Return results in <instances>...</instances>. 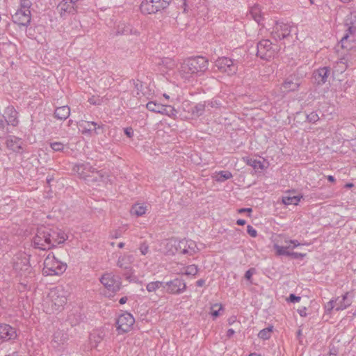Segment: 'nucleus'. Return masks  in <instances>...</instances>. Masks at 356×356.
Returning <instances> with one entry per match:
<instances>
[{
    "label": "nucleus",
    "instance_id": "f257e3e1",
    "mask_svg": "<svg viewBox=\"0 0 356 356\" xmlns=\"http://www.w3.org/2000/svg\"><path fill=\"white\" fill-rule=\"evenodd\" d=\"M68 238L67 235L61 230L54 231L40 226L37 227L32 239V246L41 250H49L64 243Z\"/></svg>",
    "mask_w": 356,
    "mask_h": 356
},
{
    "label": "nucleus",
    "instance_id": "f03ea898",
    "mask_svg": "<svg viewBox=\"0 0 356 356\" xmlns=\"http://www.w3.org/2000/svg\"><path fill=\"white\" fill-rule=\"evenodd\" d=\"M68 292L63 286L51 289L44 300L43 307L47 313H54L63 309L67 302Z\"/></svg>",
    "mask_w": 356,
    "mask_h": 356
},
{
    "label": "nucleus",
    "instance_id": "7ed1b4c3",
    "mask_svg": "<svg viewBox=\"0 0 356 356\" xmlns=\"http://www.w3.org/2000/svg\"><path fill=\"white\" fill-rule=\"evenodd\" d=\"M209 60L203 56L189 58L183 61L179 69L180 74L186 78L192 74H202L208 69Z\"/></svg>",
    "mask_w": 356,
    "mask_h": 356
},
{
    "label": "nucleus",
    "instance_id": "20e7f679",
    "mask_svg": "<svg viewBox=\"0 0 356 356\" xmlns=\"http://www.w3.org/2000/svg\"><path fill=\"white\" fill-rule=\"evenodd\" d=\"M197 245L192 240L170 239L166 244V251L169 254H183L192 255L197 252Z\"/></svg>",
    "mask_w": 356,
    "mask_h": 356
},
{
    "label": "nucleus",
    "instance_id": "39448f33",
    "mask_svg": "<svg viewBox=\"0 0 356 356\" xmlns=\"http://www.w3.org/2000/svg\"><path fill=\"white\" fill-rule=\"evenodd\" d=\"M29 260V256L24 252L16 255L14 259L13 269L16 275L22 280L31 278L34 276Z\"/></svg>",
    "mask_w": 356,
    "mask_h": 356
},
{
    "label": "nucleus",
    "instance_id": "423d86ee",
    "mask_svg": "<svg viewBox=\"0 0 356 356\" xmlns=\"http://www.w3.org/2000/svg\"><path fill=\"white\" fill-rule=\"evenodd\" d=\"M67 268L65 263L58 260L52 253H49L44 261L43 274L48 275H59Z\"/></svg>",
    "mask_w": 356,
    "mask_h": 356
},
{
    "label": "nucleus",
    "instance_id": "0eeeda50",
    "mask_svg": "<svg viewBox=\"0 0 356 356\" xmlns=\"http://www.w3.org/2000/svg\"><path fill=\"white\" fill-rule=\"evenodd\" d=\"M170 0H143L140 4V10L144 14H154L166 8Z\"/></svg>",
    "mask_w": 356,
    "mask_h": 356
},
{
    "label": "nucleus",
    "instance_id": "6e6552de",
    "mask_svg": "<svg viewBox=\"0 0 356 356\" xmlns=\"http://www.w3.org/2000/svg\"><path fill=\"white\" fill-rule=\"evenodd\" d=\"M215 66L222 72L229 76L235 74L238 71L237 61L227 57H221L215 62Z\"/></svg>",
    "mask_w": 356,
    "mask_h": 356
},
{
    "label": "nucleus",
    "instance_id": "1a4fd4ad",
    "mask_svg": "<svg viewBox=\"0 0 356 356\" xmlns=\"http://www.w3.org/2000/svg\"><path fill=\"white\" fill-rule=\"evenodd\" d=\"M257 48V55L261 59L270 60L275 54V49L269 40H261L258 42Z\"/></svg>",
    "mask_w": 356,
    "mask_h": 356
},
{
    "label": "nucleus",
    "instance_id": "9d476101",
    "mask_svg": "<svg viewBox=\"0 0 356 356\" xmlns=\"http://www.w3.org/2000/svg\"><path fill=\"white\" fill-rule=\"evenodd\" d=\"M146 108L152 112L165 115L171 118L177 116V111L170 105L159 104L156 102H149L146 104Z\"/></svg>",
    "mask_w": 356,
    "mask_h": 356
},
{
    "label": "nucleus",
    "instance_id": "9b49d317",
    "mask_svg": "<svg viewBox=\"0 0 356 356\" xmlns=\"http://www.w3.org/2000/svg\"><path fill=\"white\" fill-rule=\"evenodd\" d=\"M134 322L135 320L133 316L129 313H124L119 316L116 321V328L118 334L130 331Z\"/></svg>",
    "mask_w": 356,
    "mask_h": 356
},
{
    "label": "nucleus",
    "instance_id": "f8f14e48",
    "mask_svg": "<svg viewBox=\"0 0 356 356\" xmlns=\"http://www.w3.org/2000/svg\"><path fill=\"white\" fill-rule=\"evenodd\" d=\"M296 27L287 23L277 22L273 28L272 35L275 40H282L290 36L291 33Z\"/></svg>",
    "mask_w": 356,
    "mask_h": 356
},
{
    "label": "nucleus",
    "instance_id": "ddd939ff",
    "mask_svg": "<svg viewBox=\"0 0 356 356\" xmlns=\"http://www.w3.org/2000/svg\"><path fill=\"white\" fill-rule=\"evenodd\" d=\"M165 291L171 294H179L183 293L186 288L185 282L183 280L176 278L170 282H164Z\"/></svg>",
    "mask_w": 356,
    "mask_h": 356
},
{
    "label": "nucleus",
    "instance_id": "4468645a",
    "mask_svg": "<svg viewBox=\"0 0 356 356\" xmlns=\"http://www.w3.org/2000/svg\"><path fill=\"white\" fill-rule=\"evenodd\" d=\"M13 22L19 26H28L31 22V15L30 10L18 9L12 16Z\"/></svg>",
    "mask_w": 356,
    "mask_h": 356
},
{
    "label": "nucleus",
    "instance_id": "2eb2a0df",
    "mask_svg": "<svg viewBox=\"0 0 356 356\" xmlns=\"http://www.w3.org/2000/svg\"><path fill=\"white\" fill-rule=\"evenodd\" d=\"M74 170L78 173L81 178L85 181L92 175V173L97 174L100 177H102L103 174L101 171H97L94 167L90 163H82L76 165Z\"/></svg>",
    "mask_w": 356,
    "mask_h": 356
},
{
    "label": "nucleus",
    "instance_id": "dca6fc26",
    "mask_svg": "<svg viewBox=\"0 0 356 356\" xmlns=\"http://www.w3.org/2000/svg\"><path fill=\"white\" fill-rule=\"evenodd\" d=\"M101 283L110 291L115 292L120 289V282L111 273L103 275L100 279Z\"/></svg>",
    "mask_w": 356,
    "mask_h": 356
},
{
    "label": "nucleus",
    "instance_id": "f3484780",
    "mask_svg": "<svg viewBox=\"0 0 356 356\" xmlns=\"http://www.w3.org/2000/svg\"><path fill=\"white\" fill-rule=\"evenodd\" d=\"M346 25L348 26L347 33L344 34L341 40V46L344 47V43L350 37V35L356 34V12L351 13L346 20Z\"/></svg>",
    "mask_w": 356,
    "mask_h": 356
},
{
    "label": "nucleus",
    "instance_id": "a211bd4d",
    "mask_svg": "<svg viewBox=\"0 0 356 356\" xmlns=\"http://www.w3.org/2000/svg\"><path fill=\"white\" fill-rule=\"evenodd\" d=\"M79 0H63L58 4L57 9L61 17L66 14H74L76 13V3Z\"/></svg>",
    "mask_w": 356,
    "mask_h": 356
},
{
    "label": "nucleus",
    "instance_id": "6ab92c4d",
    "mask_svg": "<svg viewBox=\"0 0 356 356\" xmlns=\"http://www.w3.org/2000/svg\"><path fill=\"white\" fill-rule=\"evenodd\" d=\"M353 295L350 292H346L341 298L337 297L335 298L334 303L336 310H344L348 307L353 302Z\"/></svg>",
    "mask_w": 356,
    "mask_h": 356
},
{
    "label": "nucleus",
    "instance_id": "aec40b11",
    "mask_svg": "<svg viewBox=\"0 0 356 356\" xmlns=\"http://www.w3.org/2000/svg\"><path fill=\"white\" fill-rule=\"evenodd\" d=\"M6 115L4 118V122L8 125L15 127L18 124L19 120L17 119V112L13 106H8L4 111Z\"/></svg>",
    "mask_w": 356,
    "mask_h": 356
},
{
    "label": "nucleus",
    "instance_id": "412c9836",
    "mask_svg": "<svg viewBox=\"0 0 356 356\" xmlns=\"http://www.w3.org/2000/svg\"><path fill=\"white\" fill-rule=\"evenodd\" d=\"M16 331L8 324L0 325V339L4 341L13 339L16 337Z\"/></svg>",
    "mask_w": 356,
    "mask_h": 356
},
{
    "label": "nucleus",
    "instance_id": "4be33fe9",
    "mask_svg": "<svg viewBox=\"0 0 356 356\" xmlns=\"http://www.w3.org/2000/svg\"><path fill=\"white\" fill-rule=\"evenodd\" d=\"M330 70L327 67L319 68L314 72L315 81L318 85L325 83L330 75Z\"/></svg>",
    "mask_w": 356,
    "mask_h": 356
},
{
    "label": "nucleus",
    "instance_id": "5701e85b",
    "mask_svg": "<svg viewBox=\"0 0 356 356\" xmlns=\"http://www.w3.org/2000/svg\"><path fill=\"white\" fill-rule=\"evenodd\" d=\"M117 34L118 35H135L139 34L138 31L134 29L131 24L124 22L120 23L117 26Z\"/></svg>",
    "mask_w": 356,
    "mask_h": 356
},
{
    "label": "nucleus",
    "instance_id": "b1692460",
    "mask_svg": "<svg viewBox=\"0 0 356 356\" xmlns=\"http://www.w3.org/2000/svg\"><path fill=\"white\" fill-rule=\"evenodd\" d=\"M294 80L295 78L293 76L287 78L281 86L282 92H289L297 90L300 86V83L298 81H294Z\"/></svg>",
    "mask_w": 356,
    "mask_h": 356
},
{
    "label": "nucleus",
    "instance_id": "393cba45",
    "mask_svg": "<svg viewBox=\"0 0 356 356\" xmlns=\"http://www.w3.org/2000/svg\"><path fill=\"white\" fill-rule=\"evenodd\" d=\"M70 114V108L67 106H63L56 108L54 116L58 120H65Z\"/></svg>",
    "mask_w": 356,
    "mask_h": 356
},
{
    "label": "nucleus",
    "instance_id": "a878e982",
    "mask_svg": "<svg viewBox=\"0 0 356 356\" xmlns=\"http://www.w3.org/2000/svg\"><path fill=\"white\" fill-rule=\"evenodd\" d=\"M6 145L8 148L14 152H18L22 149V142L20 139L14 136H10L7 139Z\"/></svg>",
    "mask_w": 356,
    "mask_h": 356
},
{
    "label": "nucleus",
    "instance_id": "bb28decb",
    "mask_svg": "<svg viewBox=\"0 0 356 356\" xmlns=\"http://www.w3.org/2000/svg\"><path fill=\"white\" fill-rule=\"evenodd\" d=\"M132 261L133 257L131 255H122L118 258L117 265L121 268L129 269Z\"/></svg>",
    "mask_w": 356,
    "mask_h": 356
},
{
    "label": "nucleus",
    "instance_id": "cd10ccee",
    "mask_svg": "<svg viewBox=\"0 0 356 356\" xmlns=\"http://www.w3.org/2000/svg\"><path fill=\"white\" fill-rule=\"evenodd\" d=\"M81 127H83V133H88L89 134H91L92 132L97 134V129L102 128V126L97 125V124L95 122H86L85 124H81Z\"/></svg>",
    "mask_w": 356,
    "mask_h": 356
},
{
    "label": "nucleus",
    "instance_id": "c85d7f7f",
    "mask_svg": "<svg viewBox=\"0 0 356 356\" xmlns=\"http://www.w3.org/2000/svg\"><path fill=\"white\" fill-rule=\"evenodd\" d=\"M250 15L258 24H260L261 20L263 19L261 10L259 5H256L251 8V10L250 11Z\"/></svg>",
    "mask_w": 356,
    "mask_h": 356
},
{
    "label": "nucleus",
    "instance_id": "c756f323",
    "mask_svg": "<svg viewBox=\"0 0 356 356\" xmlns=\"http://www.w3.org/2000/svg\"><path fill=\"white\" fill-rule=\"evenodd\" d=\"M101 172L103 174L102 177H99L97 174L92 173V175L87 179L86 181L90 182H98V181H102V182H107L108 181V173L105 171L100 170Z\"/></svg>",
    "mask_w": 356,
    "mask_h": 356
},
{
    "label": "nucleus",
    "instance_id": "7c9ffc66",
    "mask_svg": "<svg viewBox=\"0 0 356 356\" xmlns=\"http://www.w3.org/2000/svg\"><path fill=\"white\" fill-rule=\"evenodd\" d=\"M215 180L218 182H223L232 177V174L229 171L223 170L216 173L213 177Z\"/></svg>",
    "mask_w": 356,
    "mask_h": 356
},
{
    "label": "nucleus",
    "instance_id": "2f4dec72",
    "mask_svg": "<svg viewBox=\"0 0 356 356\" xmlns=\"http://www.w3.org/2000/svg\"><path fill=\"white\" fill-rule=\"evenodd\" d=\"M160 288L165 289L164 282L160 281L151 282L146 285V290L149 293L155 292Z\"/></svg>",
    "mask_w": 356,
    "mask_h": 356
},
{
    "label": "nucleus",
    "instance_id": "473e14b6",
    "mask_svg": "<svg viewBox=\"0 0 356 356\" xmlns=\"http://www.w3.org/2000/svg\"><path fill=\"white\" fill-rule=\"evenodd\" d=\"M147 207L139 204L134 205L131 209V213L136 216H141L145 213Z\"/></svg>",
    "mask_w": 356,
    "mask_h": 356
},
{
    "label": "nucleus",
    "instance_id": "72a5a7b5",
    "mask_svg": "<svg viewBox=\"0 0 356 356\" xmlns=\"http://www.w3.org/2000/svg\"><path fill=\"white\" fill-rule=\"evenodd\" d=\"M205 110V104L202 103H199L196 104L191 111V114L194 117L201 116Z\"/></svg>",
    "mask_w": 356,
    "mask_h": 356
},
{
    "label": "nucleus",
    "instance_id": "f704fd0d",
    "mask_svg": "<svg viewBox=\"0 0 356 356\" xmlns=\"http://www.w3.org/2000/svg\"><path fill=\"white\" fill-rule=\"evenodd\" d=\"M300 200L298 196H284L282 198V202L286 205H297Z\"/></svg>",
    "mask_w": 356,
    "mask_h": 356
},
{
    "label": "nucleus",
    "instance_id": "c9c22d12",
    "mask_svg": "<svg viewBox=\"0 0 356 356\" xmlns=\"http://www.w3.org/2000/svg\"><path fill=\"white\" fill-rule=\"evenodd\" d=\"M273 247L277 255L289 256L290 254V251L289 250V246H280L277 244H275Z\"/></svg>",
    "mask_w": 356,
    "mask_h": 356
},
{
    "label": "nucleus",
    "instance_id": "e433bc0d",
    "mask_svg": "<svg viewBox=\"0 0 356 356\" xmlns=\"http://www.w3.org/2000/svg\"><path fill=\"white\" fill-rule=\"evenodd\" d=\"M102 337L99 332H94L90 335V341L92 347H96L97 343L101 341Z\"/></svg>",
    "mask_w": 356,
    "mask_h": 356
},
{
    "label": "nucleus",
    "instance_id": "4c0bfd02",
    "mask_svg": "<svg viewBox=\"0 0 356 356\" xmlns=\"http://www.w3.org/2000/svg\"><path fill=\"white\" fill-rule=\"evenodd\" d=\"M272 330V326L263 329L259 332L258 337L264 340L268 339L270 337Z\"/></svg>",
    "mask_w": 356,
    "mask_h": 356
},
{
    "label": "nucleus",
    "instance_id": "58836bf2",
    "mask_svg": "<svg viewBox=\"0 0 356 356\" xmlns=\"http://www.w3.org/2000/svg\"><path fill=\"white\" fill-rule=\"evenodd\" d=\"M198 269L195 265H190L185 268L184 273L186 275H195L197 273Z\"/></svg>",
    "mask_w": 356,
    "mask_h": 356
},
{
    "label": "nucleus",
    "instance_id": "ea45409f",
    "mask_svg": "<svg viewBox=\"0 0 356 356\" xmlns=\"http://www.w3.org/2000/svg\"><path fill=\"white\" fill-rule=\"evenodd\" d=\"M50 147L54 152H63L65 149V145L60 142H52Z\"/></svg>",
    "mask_w": 356,
    "mask_h": 356
},
{
    "label": "nucleus",
    "instance_id": "a19ab883",
    "mask_svg": "<svg viewBox=\"0 0 356 356\" xmlns=\"http://www.w3.org/2000/svg\"><path fill=\"white\" fill-rule=\"evenodd\" d=\"M211 314L214 317L216 318L219 316V311L222 309V306L221 305L215 304L211 307Z\"/></svg>",
    "mask_w": 356,
    "mask_h": 356
},
{
    "label": "nucleus",
    "instance_id": "79ce46f5",
    "mask_svg": "<svg viewBox=\"0 0 356 356\" xmlns=\"http://www.w3.org/2000/svg\"><path fill=\"white\" fill-rule=\"evenodd\" d=\"M163 64L166 66V67L169 70L174 69L177 66L176 62L170 58H165L163 61Z\"/></svg>",
    "mask_w": 356,
    "mask_h": 356
},
{
    "label": "nucleus",
    "instance_id": "37998d69",
    "mask_svg": "<svg viewBox=\"0 0 356 356\" xmlns=\"http://www.w3.org/2000/svg\"><path fill=\"white\" fill-rule=\"evenodd\" d=\"M20 8L19 9H23L24 10H30V8L32 3L30 0H20Z\"/></svg>",
    "mask_w": 356,
    "mask_h": 356
},
{
    "label": "nucleus",
    "instance_id": "c03bdc74",
    "mask_svg": "<svg viewBox=\"0 0 356 356\" xmlns=\"http://www.w3.org/2000/svg\"><path fill=\"white\" fill-rule=\"evenodd\" d=\"M134 92H136V95H139L143 89V83L139 80L134 81Z\"/></svg>",
    "mask_w": 356,
    "mask_h": 356
},
{
    "label": "nucleus",
    "instance_id": "a18cd8bd",
    "mask_svg": "<svg viewBox=\"0 0 356 356\" xmlns=\"http://www.w3.org/2000/svg\"><path fill=\"white\" fill-rule=\"evenodd\" d=\"M255 268H251L245 273V278L247 280H248L250 283H252V276L254 273H255Z\"/></svg>",
    "mask_w": 356,
    "mask_h": 356
},
{
    "label": "nucleus",
    "instance_id": "49530a36",
    "mask_svg": "<svg viewBox=\"0 0 356 356\" xmlns=\"http://www.w3.org/2000/svg\"><path fill=\"white\" fill-rule=\"evenodd\" d=\"M88 102L90 104L92 105H100L102 104V100L99 97L92 96V97L89 98Z\"/></svg>",
    "mask_w": 356,
    "mask_h": 356
},
{
    "label": "nucleus",
    "instance_id": "de8ad7c7",
    "mask_svg": "<svg viewBox=\"0 0 356 356\" xmlns=\"http://www.w3.org/2000/svg\"><path fill=\"white\" fill-rule=\"evenodd\" d=\"M247 232L252 237H256L257 236V230L251 225H248Z\"/></svg>",
    "mask_w": 356,
    "mask_h": 356
},
{
    "label": "nucleus",
    "instance_id": "09e8293b",
    "mask_svg": "<svg viewBox=\"0 0 356 356\" xmlns=\"http://www.w3.org/2000/svg\"><path fill=\"white\" fill-rule=\"evenodd\" d=\"M334 308L336 309L335 303L334 300H330L325 305V309L327 312H330Z\"/></svg>",
    "mask_w": 356,
    "mask_h": 356
},
{
    "label": "nucleus",
    "instance_id": "8fccbe9b",
    "mask_svg": "<svg viewBox=\"0 0 356 356\" xmlns=\"http://www.w3.org/2000/svg\"><path fill=\"white\" fill-rule=\"evenodd\" d=\"M139 250L143 255H145L149 251V247L144 243L140 245Z\"/></svg>",
    "mask_w": 356,
    "mask_h": 356
},
{
    "label": "nucleus",
    "instance_id": "3c124183",
    "mask_svg": "<svg viewBox=\"0 0 356 356\" xmlns=\"http://www.w3.org/2000/svg\"><path fill=\"white\" fill-rule=\"evenodd\" d=\"M301 298L300 296H296L294 294H291L289 297L287 298V300L291 302H298L300 300Z\"/></svg>",
    "mask_w": 356,
    "mask_h": 356
},
{
    "label": "nucleus",
    "instance_id": "603ef678",
    "mask_svg": "<svg viewBox=\"0 0 356 356\" xmlns=\"http://www.w3.org/2000/svg\"><path fill=\"white\" fill-rule=\"evenodd\" d=\"M305 255H306V254L294 252H290V254H289V256L293 257V259H299V258L305 257Z\"/></svg>",
    "mask_w": 356,
    "mask_h": 356
},
{
    "label": "nucleus",
    "instance_id": "864d4df0",
    "mask_svg": "<svg viewBox=\"0 0 356 356\" xmlns=\"http://www.w3.org/2000/svg\"><path fill=\"white\" fill-rule=\"evenodd\" d=\"M125 135L129 138H132L134 136V130L131 127H127L124 129Z\"/></svg>",
    "mask_w": 356,
    "mask_h": 356
},
{
    "label": "nucleus",
    "instance_id": "5fc2aeb1",
    "mask_svg": "<svg viewBox=\"0 0 356 356\" xmlns=\"http://www.w3.org/2000/svg\"><path fill=\"white\" fill-rule=\"evenodd\" d=\"M298 314L301 316H306L307 315V313H306V307H303L300 309H298Z\"/></svg>",
    "mask_w": 356,
    "mask_h": 356
},
{
    "label": "nucleus",
    "instance_id": "6e6d98bb",
    "mask_svg": "<svg viewBox=\"0 0 356 356\" xmlns=\"http://www.w3.org/2000/svg\"><path fill=\"white\" fill-rule=\"evenodd\" d=\"M328 356H337V349L334 347L331 348Z\"/></svg>",
    "mask_w": 356,
    "mask_h": 356
},
{
    "label": "nucleus",
    "instance_id": "4d7b16f0",
    "mask_svg": "<svg viewBox=\"0 0 356 356\" xmlns=\"http://www.w3.org/2000/svg\"><path fill=\"white\" fill-rule=\"evenodd\" d=\"M238 212H239V213H244V212L251 213V212H252V209H251V208H243V209H240L238 210Z\"/></svg>",
    "mask_w": 356,
    "mask_h": 356
},
{
    "label": "nucleus",
    "instance_id": "13d9d810",
    "mask_svg": "<svg viewBox=\"0 0 356 356\" xmlns=\"http://www.w3.org/2000/svg\"><path fill=\"white\" fill-rule=\"evenodd\" d=\"M235 332L233 329H229L227 332V337L230 338L234 334Z\"/></svg>",
    "mask_w": 356,
    "mask_h": 356
},
{
    "label": "nucleus",
    "instance_id": "bf43d9fd",
    "mask_svg": "<svg viewBox=\"0 0 356 356\" xmlns=\"http://www.w3.org/2000/svg\"><path fill=\"white\" fill-rule=\"evenodd\" d=\"M310 121H316L318 119V116L316 114L312 113L310 115L308 116Z\"/></svg>",
    "mask_w": 356,
    "mask_h": 356
},
{
    "label": "nucleus",
    "instance_id": "052dcab7",
    "mask_svg": "<svg viewBox=\"0 0 356 356\" xmlns=\"http://www.w3.org/2000/svg\"><path fill=\"white\" fill-rule=\"evenodd\" d=\"M204 283H205V281L204 280H202V279H200V280L197 281L196 285L197 286L200 287V286H202L204 284Z\"/></svg>",
    "mask_w": 356,
    "mask_h": 356
},
{
    "label": "nucleus",
    "instance_id": "680f3d73",
    "mask_svg": "<svg viewBox=\"0 0 356 356\" xmlns=\"http://www.w3.org/2000/svg\"><path fill=\"white\" fill-rule=\"evenodd\" d=\"M290 243L293 244V247L299 246L300 244L297 240H291Z\"/></svg>",
    "mask_w": 356,
    "mask_h": 356
},
{
    "label": "nucleus",
    "instance_id": "e2e57ef3",
    "mask_svg": "<svg viewBox=\"0 0 356 356\" xmlns=\"http://www.w3.org/2000/svg\"><path fill=\"white\" fill-rule=\"evenodd\" d=\"M246 223V221L243 219H238L236 221V224L238 225H244Z\"/></svg>",
    "mask_w": 356,
    "mask_h": 356
},
{
    "label": "nucleus",
    "instance_id": "0e129e2a",
    "mask_svg": "<svg viewBox=\"0 0 356 356\" xmlns=\"http://www.w3.org/2000/svg\"><path fill=\"white\" fill-rule=\"evenodd\" d=\"M127 301V297H122L120 300H119V303L121 304V305H123Z\"/></svg>",
    "mask_w": 356,
    "mask_h": 356
},
{
    "label": "nucleus",
    "instance_id": "69168bd1",
    "mask_svg": "<svg viewBox=\"0 0 356 356\" xmlns=\"http://www.w3.org/2000/svg\"><path fill=\"white\" fill-rule=\"evenodd\" d=\"M327 180L331 181V182H334L335 181V179L333 176L332 175H328L327 176Z\"/></svg>",
    "mask_w": 356,
    "mask_h": 356
},
{
    "label": "nucleus",
    "instance_id": "338daca9",
    "mask_svg": "<svg viewBox=\"0 0 356 356\" xmlns=\"http://www.w3.org/2000/svg\"><path fill=\"white\" fill-rule=\"evenodd\" d=\"M120 236H121L120 233H119L118 231H115V234L113 235V237L117 238L120 237Z\"/></svg>",
    "mask_w": 356,
    "mask_h": 356
},
{
    "label": "nucleus",
    "instance_id": "774afa93",
    "mask_svg": "<svg viewBox=\"0 0 356 356\" xmlns=\"http://www.w3.org/2000/svg\"><path fill=\"white\" fill-rule=\"evenodd\" d=\"M235 318H236L235 317L230 318L228 320L229 324V325L232 324L235 321Z\"/></svg>",
    "mask_w": 356,
    "mask_h": 356
}]
</instances>
